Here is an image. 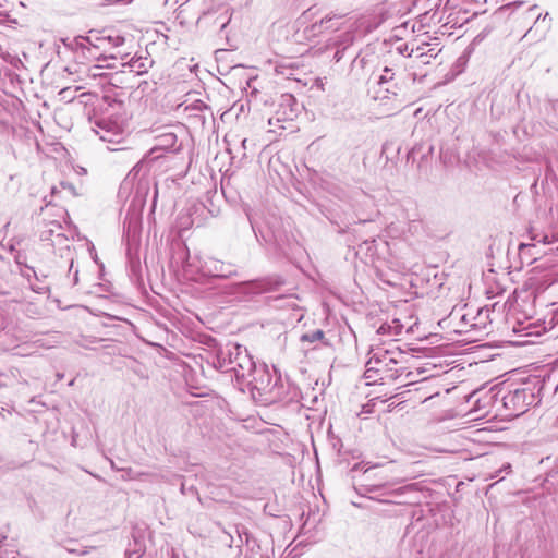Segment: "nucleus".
Segmentation results:
<instances>
[{"mask_svg":"<svg viewBox=\"0 0 558 558\" xmlns=\"http://www.w3.org/2000/svg\"><path fill=\"white\" fill-rule=\"evenodd\" d=\"M372 468H367V469H364L363 464L362 463H355L352 469H351V472H356V471H360V470H363V473L364 475L366 476L365 477V481L367 482L369 480V471H371Z\"/></svg>","mask_w":558,"mask_h":558,"instance_id":"21","label":"nucleus"},{"mask_svg":"<svg viewBox=\"0 0 558 558\" xmlns=\"http://www.w3.org/2000/svg\"><path fill=\"white\" fill-rule=\"evenodd\" d=\"M230 20L231 14L229 12V9H225L223 12L216 17L214 23L217 24L222 31L229 24Z\"/></svg>","mask_w":558,"mask_h":558,"instance_id":"19","label":"nucleus"},{"mask_svg":"<svg viewBox=\"0 0 558 558\" xmlns=\"http://www.w3.org/2000/svg\"><path fill=\"white\" fill-rule=\"evenodd\" d=\"M199 270L203 276L228 279L238 275L233 264L225 263L214 257H206L202 260Z\"/></svg>","mask_w":558,"mask_h":558,"instance_id":"10","label":"nucleus"},{"mask_svg":"<svg viewBox=\"0 0 558 558\" xmlns=\"http://www.w3.org/2000/svg\"><path fill=\"white\" fill-rule=\"evenodd\" d=\"M73 268H74V259L71 258L70 266H69V271L71 272L73 270Z\"/></svg>","mask_w":558,"mask_h":558,"instance_id":"34","label":"nucleus"},{"mask_svg":"<svg viewBox=\"0 0 558 558\" xmlns=\"http://www.w3.org/2000/svg\"><path fill=\"white\" fill-rule=\"evenodd\" d=\"M344 50H345V48H343V49H338V50L335 52V54H333V60H335L336 62H339V61L343 58Z\"/></svg>","mask_w":558,"mask_h":558,"instance_id":"28","label":"nucleus"},{"mask_svg":"<svg viewBox=\"0 0 558 558\" xmlns=\"http://www.w3.org/2000/svg\"><path fill=\"white\" fill-rule=\"evenodd\" d=\"M96 134L108 143H120L124 136V128L121 123L109 118H101L95 122Z\"/></svg>","mask_w":558,"mask_h":558,"instance_id":"11","label":"nucleus"},{"mask_svg":"<svg viewBox=\"0 0 558 558\" xmlns=\"http://www.w3.org/2000/svg\"><path fill=\"white\" fill-rule=\"evenodd\" d=\"M522 4H523V2H522V1H513V2L508 3V4H506V5H501V7L499 8V11H500V12H506V11H508V10L512 9V8H519V7H521Z\"/></svg>","mask_w":558,"mask_h":558,"instance_id":"23","label":"nucleus"},{"mask_svg":"<svg viewBox=\"0 0 558 558\" xmlns=\"http://www.w3.org/2000/svg\"><path fill=\"white\" fill-rule=\"evenodd\" d=\"M134 556H135V558H140V555H137L136 553L129 554L128 558H134Z\"/></svg>","mask_w":558,"mask_h":558,"instance_id":"36","label":"nucleus"},{"mask_svg":"<svg viewBox=\"0 0 558 558\" xmlns=\"http://www.w3.org/2000/svg\"><path fill=\"white\" fill-rule=\"evenodd\" d=\"M349 14L345 10H332L319 21L306 28V32L317 35L324 32H337L344 26V19Z\"/></svg>","mask_w":558,"mask_h":558,"instance_id":"8","label":"nucleus"},{"mask_svg":"<svg viewBox=\"0 0 558 558\" xmlns=\"http://www.w3.org/2000/svg\"><path fill=\"white\" fill-rule=\"evenodd\" d=\"M156 197H157V191L154 194V203L156 202Z\"/></svg>","mask_w":558,"mask_h":558,"instance_id":"42","label":"nucleus"},{"mask_svg":"<svg viewBox=\"0 0 558 558\" xmlns=\"http://www.w3.org/2000/svg\"><path fill=\"white\" fill-rule=\"evenodd\" d=\"M511 469V465L510 463H507L502 466V469L499 470V473H501L502 471H506V472H509Z\"/></svg>","mask_w":558,"mask_h":558,"instance_id":"32","label":"nucleus"},{"mask_svg":"<svg viewBox=\"0 0 558 558\" xmlns=\"http://www.w3.org/2000/svg\"><path fill=\"white\" fill-rule=\"evenodd\" d=\"M126 472V476H130L131 469L124 470Z\"/></svg>","mask_w":558,"mask_h":558,"instance_id":"41","label":"nucleus"},{"mask_svg":"<svg viewBox=\"0 0 558 558\" xmlns=\"http://www.w3.org/2000/svg\"><path fill=\"white\" fill-rule=\"evenodd\" d=\"M400 361L391 350L371 352L367 361L369 373H379L380 380H397L405 372L404 367H397Z\"/></svg>","mask_w":558,"mask_h":558,"instance_id":"3","label":"nucleus"},{"mask_svg":"<svg viewBox=\"0 0 558 558\" xmlns=\"http://www.w3.org/2000/svg\"><path fill=\"white\" fill-rule=\"evenodd\" d=\"M397 101H398V106L397 107L401 108L403 106V101L401 99H397Z\"/></svg>","mask_w":558,"mask_h":558,"instance_id":"37","label":"nucleus"},{"mask_svg":"<svg viewBox=\"0 0 558 558\" xmlns=\"http://www.w3.org/2000/svg\"><path fill=\"white\" fill-rule=\"evenodd\" d=\"M246 142H247V140H246V138H244V140L242 141V146H243V148H245V146H246Z\"/></svg>","mask_w":558,"mask_h":558,"instance_id":"39","label":"nucleus"},{"mask_svg":"<svg viewBox=\"0 0 558 558\" xmlns=\"http://www.w3.org/2000/svg\"><path fill=\"white\" fill-rule=\"evenodd\" d=\"M151 63L147 58H138V59H132L130 66L132 71L136 72L137 74H143L148 71V66Z\"/></svg>","mask_w":558,"mask_h":558,"instance_id":"16","label":"nucleus"},{"mask_svg":"<svg viewBox=\"0 0 558 558\" xmlns=\"http://www.w3.org/2000/svg\"><path fill=\"white\" fill-rule=\"evenodd\" d=\"M246 348L240 344H227L223 348L217 349L213 357V366L221 373L230 374L234 372L235 363L241 354H245Z\"/></svg>","mask_w":558,"mask_h":558,"instance_id":"7","label":"nucleus"},{"mask_svg":"<svg viewBox=\"0 0 558 558\" xmlns=\"http://www.w3.org/2000/svg\"><path fill=\"white\" fill-rule=\"evenodd\" d=\"M58 193H60V190L58 186L51 187V198H53ZM52 203V199L47 202V205H50Z\"/></svg>","mask_w":558,"mask_h":558,"instance_id":"30","label":"nucleus"},{"mask_svg":"<svg viewBox=\"0 0 558 558\" xmlns=\"http://www.w3.org/2000/svg\"><path fill=\"white\" fill-rule=\"evenodd\" d=\"M275 374L272 375L265 364L257 365L254 375L248 378L246 383L247 389L251 391L253 398L264 399L266 395H271Z\"/></svg>","mask_w":558,"mask_h":558,"instance_id":"6","label":"nucleus"},{"mask_svg":"<svg viewBox=\"0 0 558 558\" xmlns=\"http://www.w3.org/2000/svg\"><path fill=\"white\" fill-rule=\"evenodd\" d=\"M185 137L186 130L182 124L165 126L162 131L155 136V145L151 150L179 153L182 149Z\"/></svg>","mask_w":558,"mask_h":558,"instance_id":"4","label":"nucleus"},{"mask_svg":"<svg viewBox=\"0 0 558 558\" xmlns=\"http://www.w3.org/2000/svg\"><path fill=\"white\" fill-rule=\"evenodd\" d=\"M274 240L277 241L278 240V235L276 233H274Z\"/></svg>","mask_w":558,"mask_h":558,"instance_id":"43","label":"nucleus"},{"mask_svg":"<svg viewBox=\"0 0 558 558\" xmlns=\"http://www.w3.org/2000/svg\"><path fill=\"white\" fill-rule=\"evenodd\" d=\"M78 269L76 268L74 271H73V284H77L78 283Z\"/></svg>","mask_w":558,"mask_h":558,"instance_id":"31","label":"nucleus"},{"mask_svg":"<svg viewBox=\"0 0 558 558\" xmlns=\"http://www.w3.org/2000/svg\"><path fill=\"white\" fill-rule=\"evenodd\" d=\"M329 220L332 225L338 228V233L344 234L351 230V226L355 223H366L371 222L369 219H355V217L351 213L347 211H335L329 217Z\"/></svg>","mask_w":558,"mask_h":558,"instance_id":"14","label":"nucleus"},{"mask_svg":"<svg viewBox=\"0 0 558 558\" xmlns=\"http://www.w3.org/2000/svg\"><path fill=\"white\" fill-rule=\"evenodd\" d=\"M281 98H282L283 102H284V104H287V105H289V106H290L292 102H295L294 97H293L292 95H289V94L282 95V97H281Z\"/></svg>","mask_w":558,"mask_h":558,"instance_id":"29","label":"nucleus"},{"mask_svg":"<svg viewBox=\"0 0 558 558\" xmlns=\"http://www.w3.org/2000/svg\"><path fill=\"white\" fill-rule=\"evenodd\" d=\"M393 325H391V331L392 335L397 336L401 333L402 325L399 323V320H393Z\"/></svg>","mask_w":558,"mask_h":558,"instance_id":"25","label":"nucleus"},{"mask_svg":"<svg viewBox=\"0 0 558 558\" xmlns=\"http://www.w3.org/2000/svg\"><path fill=\"white\" fill-rule=\"evenodd\" d=\"M389 487L388 482H380V483H362L359 485V488H356L357 493L362 496L367 494H377V496H372V499H377L381 502H390L386 499H380L379 497L386 496V495H392V496H399L407 492H412L415 489V484H409L405 486L398 487L396 489L387 490Z\"/></svg>","mask_w":558,"mask_h":558,"instance_id":"9","label":"nucleus"},{"mask_svg":"<svg viewBox=\"0 0 558 558\" xmlns=\"http://www.w3.org/2000/svg\"><path fill=\"white\" fill-rule=\"evenodd\" d=\"M132 225H133V222H132V221H129V225H128V232H131Z\"/></svg>","mask_w":558,"mask_h":558,"instance_id":"38","label":"nucleus"},{"mask_svg":"<svg viewBox=\"0 0 558 558\" xmlns=\"http://www.w3.org/2000/svg\"><path fill=\"white\" fill-rule=\"evenodd\" d=\"M544 389V383L539 379H535L532 383H527L524 387L517 388L509 391L504 396L502 401L509 415L519 416L525 413L529 408L539 402V395Z\"/></svg>","mask_w":558,"mask_h":558,"instance_id":"1","label":"nucleus"},{"mask_svg":"<svg viewBox=\"0 0 558 558\" xmlns=\"http://www.w3.org/2000/svg\"><path fill=\"white\" fill-rule=\"evenodd\" d=\"M124 43V38L121 36H111V43L108 45V47H119Z\"/></svg>","mask_w":558,"mask_h":558,"instance_id":"24","label":"nucleus"},{"mask_svg":"<svg viewBox=\"0 0 558 558\" xmlns=\"http://www.w3.org/2000/svg\"><path fill=\"white\" fill-rule=\"evenodd\" d=\"M256 367L257 364L248 351H246L245 354H241L238 357V363H235V368L231 375V378L234 377L240 386H245L248 381V378L252 377V374L254 375Z\"/></svg>","mask_w":558,"mask_h":558,"instance_id":"13","label":"nucleus"},{"mask_svg":"<svg viewBox=\"0 0 558 558\" xmlns=\"http://www.w3.org/2000/svg\"><path fill=\"white\" fill-rule=\"evenodd\" d=\"M184 490H185V487H184V485L182 484V486H181V492H182V493H184Z\"/></svg>","mask_w":558,"mask_h":558,"instance_id":"44","label":"nucleus"},{"mask_svg":"<svg viewBox=\"0 0 558 558\" xmlns=\"http://www.w3.org/2000/svg\"><path fill=\"white\" fill-rule=\"evenodd\" d=\"M364 376H365L366 379L373 380L374 383L380 380L379 379V373H369L368 372V364L367 363H366V369H365Z\"/></svg>","mask_w":558,"mask_h":558,"instance_id":"22","label":"nucleus"},{"mask_svg":"<svg viewBox=\"0 0 558 558\" xmlns=\"http://www.w3.org/2000/svg\"><path fill=\"white\" fill-rule=\"evenodd\" d=\"M400 87H398L397 84H388L387 87H385L386 95L383 96V98H390V95L398 98L400 94Z\"/></svg>","mask_w":558,"mask_h":558,"instance_id":"20","label":"nucleus"},{"mask_svg":"<svg viewBox=\"0 0 558 558\" xmlns=\"http://www.w3.org/2000/svg\"><path fill=\"white\" fill-rule=\"evenodd\" d=\"M461 322H462V323H464V324H468V323H469V320H468V315H466V314L462 315V317H461Z\"/></svg>","mask_w":558,"mask_h":558,"instance_id":"35","label":"nucleus"},{"mask_svg":"<svg viewBox=\"0 0 558 558\" xmlns=\"http://www.w3.org/2000/svg\"><path fill=\"white\" fill-rule=\"evenodd\" d=\"M111 43V36L96 34L94 36H77L71 40L63 39V44L77 54L81 52V62L98 60L100 51H105ZM80 58V56H77Z\"/></svg>","mask_w":558,"mask_h":558,"instance_id":"2","label":"nucleus"},{"mask_svg":"<svg viewBox=\"0 0 558 558\" xmlns=\"http://www.w3.org/2000/svg\"><path fill=\"white\" fill-rule=\"evenodd\" d=\"M293 113H294V110L291 108V109H290V113H289V114H287L283 119L292 120V119H293Z\"/></svg>","mask_w":558,"mask_h":558,"instance_id":"33","label":"nucleus"},{"mask_svg":"<svg viewBox=\"0 0 558 558\" xmlns=\"http://www.w3.org/2000/svg\"><path fill=\"white\" fill-rule=\"evenodd\" d=\"M60 187L66 190L71 195H75V187L71 183L61 182Z\"/></svg>","mask_w":558,"mask_h":558,"instance_id":"26","label":"nucleus"},{"mask_svg":"<svg viewBox=\"0 0 558 558\" xmlns=\"http://www.w3.org/2000/svg\"><path fill=\"white\" fill-rule=\"evenodd\" d=\"M286 280L280 275H269L263 278L244 281L238 286V292L246 295H258L277 291Z\"/></svg>","mask_w":558,"mask_h":558,"instance_id":"5","label":"nucleus"},{"mask_svg":"<svg viewBox=\"0 0 558 558\" xmlns=\"http://www.w3.org/2000/svg\"><path fill=\"white\" fill-rule=\"evenodd\" d=\"M271 395H266L262 400L265 403L289 402L296 396L295 387L284 384L282 378L275 373Z\"/></svg>","mask_w":558,"mask_h":558,"instance_id":"12","label":"nucleus"},{"mask_svg":"<svg viewBox=\"0 0 558 558\" xmlns=\"http://www.w3.org/2000/svg\"><path fill=\"white\" fill-rule=\"evenodd\" d=\"M411 375H412V372H405V377H407V378H410V377H411Z\"/></svg>","mask_w":558,"mask_h":558,"instance_id":"40","label":"nucleus"},{"mask_svg":"<svg viewBox=\"0 0 558 558\" xmlns=\"http://www.w3.org/2000/svg\"><path fill=\"white\" fill-rule=\"evenodd\" d=\"M378 333H381V335H385V333H390L392 335V331H391V325H388V324H384L381 325L379 328H378Z\"/></svg>","mask_w":558,"mask_h":558,"instance_id":"27","label":"nucleus"},{"mask_svg":"<svg viewBox=\"0 0 558 558\" xmlns=\"http://www.w3.org/2000/svg\"><path fill=\"white\" fill-rule=\"evenodd\" d=\"M62 229L61 225L56 221H49L47 223V228L41 231L40 240L41 241H51V236Z\"/></svg>","mask_w":558,"mask_h":558,"instance_id":"17","label":"nucleus"},{"mask_svg":"<svg viewBox=\"0 0 558 558\" xmlns=\"http://www.w3.org/2000/svg\"><path fill=\"white\" fill-rule=\"evenodd\" d=\"M395 75H396V73L392 68L385 66L381 75L379 76L378 85L380 87H384L385 85L390 84L392 82Z\"/></svg>","mask_w":558,"mask_h":558,"instance_id":"18","label":"nucleus"},{"mask_svg":"<svg viewBox=\"0 0 558 558\" xmlns=\"http://www.w3.org/2000/svg\"><path fill=\"white\" fill-rule=\"evenodd\" d=\"M324 339H325V333L322 329H316L313 331L305 332L300 337V341L302 343H315L317 341H323V343L325 345H328V342L324 341Z\"/></svg>","mask_w":558,"mask_h":558,"instance_id":"15","label":"nucleus"},{"mask_svg":"<svg viewBox=\"0 0 558 558\" xmlns=\"http://www.w3.org/2000/svg\"><path fill=\"white\" fill-rule=\"evenodd\" d=\"M555 390H556V391L558 390V385L556 386Z\"/></svg>","mask_w":558,"mask_h":558,"instance_id":"45","label":"nucleus"}]
</instances>
